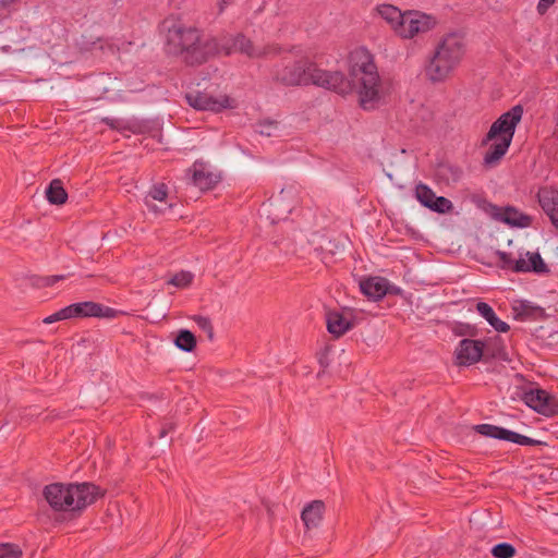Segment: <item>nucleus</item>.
Here are the masks:
<instances>
[{
    "label": "nucleus",
    "instance_id": "f257e3e1",
    "mask_svg": "<svg viewBox=\"0 0 558 558\" xmlns=\"http://www.w3.org/2000/svg\"><path fill=\"white\" fill-rule=\"evenodd\" d=\"M348 62L349 76L357 84L361 107L375 109L380 99V77L374 56L365 47H357L349 53Z\"/></svg>",
    "mask_w": 558,
    "mask_h": 558
},
{
    "label": "nucleus",
    "instance_id": "f03ea898",
    "mask_svg": "<svg viewBox=\"0 0 558 558\" xmlns=\"http://www.w3.org/2000/svg\"><path fill=\"white\" fill-rule=\"evenodd\" d=\"M376 11L389 24L395 34L403 39H412L432 31L437 25L435 16L418 10L401 11L396 5L384 3L377 5Z\"/></svg>",
    "mask_w": 558,
    "mask_h": 558
},
{
    "label": "nucleus",
    "instance_id": "7ed1b4c3",
    "mask_svg": "<svg viewBox=\"0 0 558 558\" xmlns=\"http://www.w3.org/2000/svg\"><path fill=\"white\" fill-rule=\"evenodd\" d=\"M464 52V41L458 34L442 37L425 66L427 78L433 83L444 82L459 65Z\"/></svg>",
    "mask_w": 558,
    "mask_h": 558
},
{
    "label": "nucleus",
    "instance_id": "20e7f679",
    "mask_svg": "<svg viewBox=\"0 0 558 558\" xmlns=\"http://www.w3.org/2000/svg\"><path fill=\"white\" fill-rule=\"evenodd\" d=\"M107 490H43L44 498L56 512H60L56 517V521H64L65 513H70V518L80 514L87 505L93 504L98 498L105 496Z\"/></svg>",
    "mask_w": 558,
    "mask_h": 558
},
{
    "label": "nucleus",
    "instance_id": "39448f33",
    "mask_svg": "<svg viewBox=\"0 0 558 558\" xmlns=\"http://www.w3.org/2000/svg\"><path fill=\"white\" fill-rule=\"evenodd\" d=\"M312 68L313 61L306 57L299 60L282 58L272 65L270 71L271 80L275 84L284 87L307 86L311 85Z\"/></svg>",
    "mask_w": 558,
    "mask_h": 558
},
{
    "label": "nucleus",
    "instance_id": "423d86ee",
    "mask_svg": "<svg viewBox=\"0 0 558 558\" xmlns=\"http://www.w3.org/2000/svg\"><path fill=\"white\" fill-rule=\"evenodd\" d=\"M523 112L524 108L521 104H518L504 112L496 121L493 122L489 131L482 141V145L484 146L494 140H506L508 142H512L517 125L522 120Z\"/></svg>",
    "mask_w": 558,
    "mask_h": 558
},
{
    "label": "nucleus",
    "instance_id": "0eeeda50",
    "mask_svg": "<svg viewBox=\"0 0 558 558\" xmlns=\"http://www.w3.org/2000/svg\"><path fill=\"white\" fill-rule=\"evenodd\" d=\"M311 85L332 90L337 94L345 95L351 93L357 84L349 76L347 77L341 71H327L318 68L313 61L311 72Z\"/></svg>",
    "mask_w": 558,
    "mask_h": 558
},
{
    "label": "nucleus",
    "instance_id": "6e6552de",
    "mask_svg": "<svg viewBox=\"0 0 558 558\" xmlns=\"http://www.w3.org/2000/svg\"><path fill=\"white\" fill-rule=\"evenodd\" d=\"M477 207L488 214L492 218L497 221H501L505 225L515 228H527L532 225V217L521 213L513 206L499 207L485 198H481L477 203Z\"/></svg>",
    "mask_w": 558,
    "mask_h": 558
},
{
    "label": "nucleus",
    "instance_id": "1a4fd4ad",
    "mask_svg": "<svg viewBox=\"0 0 558 558\" xmlns=\"http://www.w3.org/2000/svg\"><path fill=\"white\" fill-rule=\"evenodd\" d=\"M520 398L529 408L544 416L558 415V400L539 387L523 390Z\"/></svg>",
    "mask_w": 558,
    "mask_h": 558
},
{
    "label": "nucleus",
    "instance_id": "9d476101",
    "mask_svg": "<svg viewBox=\"0 0 558 558\" xmlns=\"http://www.w3.org/2000/svg\"><path fill=\"white\" fill-rule=\"evenodd\" d=\"M201 33L195 27H187L184 24L175 23L168 28L166 47L169 53L179 57L184 48L197 43Z\"/></svg>",
    "mask_w": 558,
    "mask_h": 558
},
{
    "label": "nucleus",
    "instance_id": "9b49d317",
    "mask_svg": "<svg viewBox=\"0 0 558 558\" xmlns=\"http://www.w3.org/2000/svg\"><path fill=\"white\" fill-rule=\"evenodd\" d=\"M473 429L484 437L509 441L520 446L537 447L543 445L541 440L530 438L513 430L493 424H477L473 426Z\"/></svg>",
    "mask_w": 558,
    "mask_h": 558
},
{
    "label": "nucleus",
    "instance_id": "f8f14e48",
    "mask_svg": "<svg viewBox=\"0 0 558 558\" xmlns=\"http://www.w3.org/2000/svg\"><path fill=\"white\" fill-rule=\"evenodd\" d=\"M179 57L187 66H199L217 57V46L214 40H202V35H199L197 43L184 48Z\"/></svg>",
    "mask_w": 558,
    "mask_h": 558
},
{
    "label": "nucleus",
    "instance_id": "ddd939ff",
    "mask_svg": "<svg viewBox=\"0 0 558 558\" xmlns=\"http://www.w3.org/2000/svg\"><path fill=\"white\" fill-rule=\"evenodd\" d=\"M186 102L196 110H209L220 112L223 109L233 108L232 99L225 95L215 97L199 90H192L185 94Z\"/></svg>",
    "mask_w": 558,
    "mask_h": 558
},
{
    "label": "nucleus",
    "instance_id": "4468645a",
    "mask_svg": "<svg viewBox=\"0 0 558 558\" xmlns=\"http://www.w3.org/2000/svg\"><path fill=\"white\" fill-rule=\"evenodd\" d=\"M459 366H470L480 361L485 362V342L483 340H475L465 338L460 340L454 351Z\"/></svg>",
    "mask_w": 558,
    "mask_h": 558
},
{
    "label": "nucleus",
    "instance_id": "2eb2a0df",
    "mask_svg": "<svg viewBox=\"0 0 558 558\" xmlns=\"http://www.w3.org/2000/svg\"><path fill=\"white\" fill-rule=\"evenodd\" d=\"M70 305L73 318L96 317L111 319L116 318L120 314H123L121 311L94 301L77 302Z\"/></svg>",
    "mask_w": 558,
    "mask_h": 558
},
{
    "label": "nucleus",
    "instance_id": "dca6fc26",
    "mask_svg": "<svg viewBox=\"0 0 558 558\" xmlns=\"http://www.w3.org/2000/svg\"><path fill=\"white\" fill-rule=\"evenodd\" d=\"M513 317L519 322L539 320L547 317L544 307L533 304L527 300H518L512 305Z\"/></svg>",
    "mask_w": 558,
    "mask_h": 558
},
{
    "label": "nucleus",
    "instance_id": "f3484780",
    "mask_svg": "<svg viewBox=\"0 0 558 558\" xmlns=\"http://www.w3.org/2000/svg\"><path fill=\"white\" fill-rule=\"evenodd\" d=\"M527 260L519 258L515 264L517 274L533 272L536 275H549L550 268L538 252H526Z\"/></svg>",
    "mask_w": 558,
    "mask_h": 558
},
{
    "label": "nucleus",
    "instance_id": "a211bd4d",
    "mask_svg": "<svg viewBox=\"0 0 558 558\" xmlns=\"http://www.w3.org/2000/svg\"><path fill=\"white\" fill-rule=\"evenodd\" d=\"M387 279L384 277H368L360 281L361 292L372 301H379L387 295Z\"/></svg>",
    "mask_w": 558,
    "mask_h": 558
},
{
    "label": "nucleus",
    "instance_id": "6ab92c4d",
    "mask_svg": "<svg viewBox=\"0 0 558 558\" xmlns=\"http://www.w3.org/2000/svg\"><path fill=\"white\" fill-rule=\"evenodd\" d=\"M248 157L250 154L246 150L238 147L226 153L222 165L233 172L250 171L253 169V166Z\"/></svg>",
    "mask_w": 558,
    "mask_h": 558
},
{
    "label": "nucleus",
    "instance_id": "aec40b11",
    "mask_svg": "<svg viewBox=\"0 0 558 558\" xmlns=\"http://www.w3.org/2000/svg\"><path fill=\"white\" fill-rule=\"evenodd\" d=\"M326 325L329 333L338 339L354 327L353 320L348 319L338 311H328L326 314Z\"/></svg>",
    "mask_w": 558,
    "mask_h": 558
},
{
    "label": "nucleus",
    "instance_id": "412c9836",
    "mask_svg": "<svg viewBox=\"0 0 558 558\" xmlns=\"http://www.w3.org/2000/svg\"><path fill=\"white\" fill-rule=\"evenodd\" d=\"M326 506L323 500L316 499L306 504L301 512V519L307 530L316 529L323 521Z\"/></svg>",
    "mask_w": 558,
    "mask_h": 558
},
{
    "label": "nucleus",
    "instance_id": "4be33fe9",
    "mask_svg": "<svg viewBox=\"0 0 558 558\" xmlns=\"http://www.w3.org/2000/svg\"><path fill=\"white\" fill-rule=\"evenodd\" d=\"M537 201L545 214L551 219V216L558 211V190L553 186H542L536 194Z\"/></svg>",
    "mask_w": 558,
    "mask_h": 558
},
{
    "label": "nucleus",
    "instance_id": "5701e85b",
    "mask_svg": "<svg viewBox=\"0 0 558 558\" xmlns=\"http://www.w3.org/2000/svg\"><path fill=\"white\" fill-rule=\"evenodd\" d=\"M485 342V362L492 360L509 361L505 341L500 336L488 338Z\"/></svg>",
    "mask_w": 558,
    "mask_h": 558
},
{
    "label": "nucleus",
    "instance_id": "b1692460",
    "mask_svg": "<svg viewBox=\"0 0 558 558\" xmlns=\"http://www.w3.org/2000/svg\"><path fill=\"white\" fill-rule=\"evenodd\" d=\"M476 311L496 331L505 333L510 330V326L496 315L494 308L488 303L478 302Z\"/></svg>",
    "mask_w": 558,
    "mask_h": 558
},
{
    "label": "nucleus",
    "instance_id": "393cba45",
    "mask_svg": "<svg viewBox=\"0 0 558 558\" xmlns=\"http://www.w3.org/2000/svg\"><path fill=\"white\" fill-rule=\"evenodd\" d=\"M196 166L197 163L194 165V171L192 175L194 185L199 187L202 191L214 189L220 181V177L210 171H205L203 163H199V169H197Z\"/></svg>",
    "mask_w": 558,
    "mask_h": 558
},
{
    "label": "nucleus",
    "instance_id": "a878e982",
    "mask_svg": "<svg viewBox=\"0 0 558 558\" xmlns=\"http://www.w3.org/2000/svg\"><path fill=\"white\" fill-rule=\"evenodd\" d=\"M484 156V163L486 166H496L502 157L507 154L511 142L506 140H495Z\"/></svg>",
    "mask_w": 558,
    "mask_h": 558
},
{
    "label": "nucleus",
    "instance_id": "bb28decb",
    "mask_svg": "<svg viewBox=\"0 0 558 558\" xmlns=\"http://www.w3.org/2000/svg\"><path fill=\"white\" fill-rule=\"evenodd\" d=\"M46 198L51 205L61 206L66 203L68 192L60 179H53L50 181L46 189Z\"/></svg>",
    "mask_w": 558,
    "mask_h": 558
},
{
    "label": "nucleus",
    "instance_id": "cd10ccee",
    "mask_svg": "<svg viewBox=\"0 0 558 558\" xmlns=\"http://www.w3.org/2000/svg\"><path fill=\"white\" fill-rule=\"evenodd\" d=\"M174 345L184 352H193L197 345L196 336L189 329H180L173 339Z\"/></svg>",
    "mask_w": 558,
    "mask_h": 558
},
{
    "label": "nucleus",
    "instance_id": "c85d7f7f",
    "mask_svg": "<svg viewBox=\"0 0 558 558\" xmlns=\"http://www.w3.org/2000/svg\"><path fill=\"white\" fill-rule=\"evenodd\" d=\"M233 47H235V52L245 54L251 59L257 58L258 49L255 48L253 41L243 33H238L235 35V41L233 43Z\"/></svg>",
    "mask_w": 558,
    "mask_h": 558
},
{
    "label": "nucleus",
    "instance_id": "c756f323",
    "mask_svg": "<svg viewBox=\"0 0 558 558\" xmlns=\"http://www.w3.org/2000/svg\"><path fill=\"white\" fill-rule=\"evenodd\" d=\"M41 488L45 489H96L100 488L99 486L95 485L90 482H70V483H61V482H53L49 484H45Z\"/></svg>",
    "mask_w": 558,
    "mask_h": 558
},
{
    "label": "nucleus",
    "instance_id": "7c9ffc66",
    "mask_svg": "<svg viewBox=\"0 0 558 558\" xmlns=\"http://www.w3.org/2000/svg\"><path fill=\"white\" fill-rule=\"evenodd\" d=\"M208 40H214L216 43L217 56L220 53L230 56L231 53L235 52V47H233L235 36L210 37Z\"/></svg>",
    "mask_w": 558,
    "mask_h": 558
},
{
    "label": "nucleus",
    "instance_id": "2f4dec72",
    "mask_svg": "<svg viewBox=\"0 0 558 558\" xmlns=\"http://www.w3.org/2000/svg\"><path fill=\"white\" fill-rule=\"evenodd\" d=\"M415 196L422 206L428 208L437 195L428 185L418 183L415 187Z\"/></svg>",
    "mask_w": 558,
    "mask_h": 558
},
{
    "label": "nucleus",
    "instance_id": "473e14b6",
    "mask_svg": "<svg viewBox=\"0 0 558 558\" xmlns=\"http://www.w3.org/2000/svg\"><path fill=\"white\" fill-rule=\"evenodd\" d=\"M490 554L494 558H513L517 555V549L512 544L501 542L492 547Z\"/></svg>",
    "mask_w": 558,
    "mask_h": 558
},
{
    "label": "nucleus",
    "instance_id": "72a5a7b5",
    "mask_svg": "<svg viewBox=\"0 0 558 558\" xmlns=\"http://www.w3.org/2000/svg\"><path fill=\"white\" fill-rule=\"evenodd\" d=\"M194 275L187 270H181L174 274L168 281V284H172L177 288H187L192 284Z\"/></svg>",
    "mask_w": 558,
    "mask_h": 558
},
{
    "label": "nucleus",
    "instance_id": "f704fd0d",
    "mask_svg": "<svg viewBox=\"0 0 558 558\" xmlns=\"http://www.w3.org/2000/svg\"><path fill=\"white\" fill-rule=\"evenodd\" d=\"M498 258L497 266L504 270H511L517 274L515 264L518 259H513L511 253L504 251H496Z\"/></svg>",
    "mask_w": 558,
    "mask_h": 558
},
{
    "label": "nucleus",
    "instance_id": "c9c22d12",
    "mask_svg": "<svg viewBox=\"0 0 558 558\" xmlns=\"http://www.w3.org/2000/svg\"><path fill=\"white\" fill-rule=\"evenodd\" d=\"M453 208V205L450 199L444 196H436L433 203L428 206V209L435 211L437 214H447L450 213Z\"/></svg>",
    "mask_w": 558,
    "mask_h": 558
},
{
    "label": "nucleus",
    "instance_id": "e433bc0d",
    "mask_svg": "<svg viewBox=\"0 0 558 558\" xmlns=\"http://www.w3.org/2000/svg\"><path fill=\"white\" fill-rule=\"evenodd\" d=\"M174 422H163L158 434L159 447L167 448L172 444V438H168V434L175 429Z\"/></svg>",
    "mask_w": 558,
    "mask_h": 558
},
{
    "label": "nucleus",
    "instance_id": "4c0bfd02",
    "mask_svg": "<svg viewBox=\"0 0 558 558\" xmlns=\"http://www.w3.org/2000/svg\"><path fill=\"white\" fill-rule=\"evenodd\" d=\"M292 49H286L279 44H268L257 51V58H266L268 56H279L282 52H291Z\"/></svg>",
    "mask_w": 558,
    "mask_h": 558
},
{
    "label": "nucleus",
    "instance_id": "58836bf2",
    "mask_svg": "<svg viewBox=\"0 0 558 558\" xmlns=\"http://www.w3.org/2000/svg\"><path fill=\"white\" fill-rule=\"evenodd\" d=\"M22 549L12 543L0 544V558H22Z\"/></svg>",
    "mask_w": 558,
    "mask_h": 558
},
{
    "label": "nucleus",
    "instance_id": "ea45409f",
    "mask_svg": "<svg viewBox=\"0 0 558 558\" xmlns=\"http://www.w3.org/2000/svg\"><path fill=\"white\" fill-rule=\"evenodd\" d=\"M147 197H151L154 201H158V202H166L168 198L167 184H165V183L154 184L150 187Z\"/></svg>",
    "mask_w": 558,
    "mask_h": 558
},
{
    "label": "nucleus",
    "instance_id": "a19ab883",
    "mask_svg": "<svg viewBox=\"0 0 558 558\" xmlns=\"http://www.w3.org/2000/svg\"><path fill=\"white\" fill-rule=\"evenodd\" d=\"M192 319L196 323L199 329L207 333V338L211 341L215 333L210 318L202 315H194Z\"/></svg>",
    "mask_w": 558,
    "mask_h": 558
},
{
    "label": "nucleus",
    "instance_id": "79ce46f5",
    "mask_svg": "<svg viewBox=\"0 0 558 558\" xmlns=\"http://www.w3.org/2000/svg\"><path fill=\"white\" fill-rule=\"evenodd\" d=\"M69 318H73L71 305H68V306L59 310L58 312L53 313L52 315L47 316L46 318H44L43 323L49 325V324H52V323H56L59 320L69 319Z\"/></svg>",
    "mask_w": 558,
    "mask_h": 558
},
{
    "label": "nucleus",
    "instance_id": "37998d69",
    "mask_svg": "<svg viewBox=\"0 0 558 558\" xmlns=\"http://www.w3.org/2000/svg\"><path fill=\"white\" fill-rule=\"evenodd\" d=\"M166 310V303L161 301L148 304L149 314L156 320L165 319L167 317Z\"/></svg>",
    "mask_w": 558,
    "mask_h": 558
},
{
    "label": "nucleus",
    "instance_id": "c03bdc74",
    "mask_svg": "<svg viewBox=\"0 0 558 558\" xmlns=\"http://www.w3.org/2000/svg\"><path fill=\"white\" fill-rule=\"evenodd\" d=\"M454 335L457 336H470L475 337L477 335V329L475 326H472L470 324H459L453 329Z\"/></svg>",
    "mask_w": 558,
    "mask_h": 558
},
{
    "label": "nucleus",
    "instance_id": "a18cd8bd",
    "mask_svg": "<svg viewBox=\"0 0 558 558\" xmlns=\"http://www.w3.org/2000/svg\"><path fill=\"white\" fill-rule=\"evenodd\" d=\"M258 124L260 126L259 133L263 134V135H267V136L271 135L270 131L272 129H277L278 128V122L275 121V120H269V119L262 120V121L258 122Z\"/></svg>",
    "mask_w": 558,
    "mask_h": 558
},
{
    "label": "nucleus",
    "instance_id": "49530a36",
    "mask_svg": "<svg viewBox=\"0 0 558 558\" xmlns=\"http://www.w3.org/2000/svg\"><path fill=\"white\" fill-rule=\"evenodd\" d=\"M326 251H328L332 255H339L344 251V245L340 244L339 242H336L335 240H329L326 243Z\"/></svg>",
    "mask_w": 558,
    "mask_h": 558
},
{
    "label": "nucleus",
    "instance_id": "de8ad7c7",
    "mask_svg": "<svg viewBox=\"0 0 558 558\" xmlns=\"http://www.w3.org/2000/svg\"><path fill=\"white\" fill-rule=\"evenodd\" d=\"M440 169L444 171H448L453 181H458L462 175V170L459 167H453L451 165H441Z\"/></svg>",
    "mask_w": 558,
    "mask_h": 558
},
{
    "label": "nucleus",
    "instance_id": "09e8293b",
    "mask_svg": "<svg viewBox=\"0 0 558 558\" xmlns=\"http://www.w3.org/2000/svg\"><path fill=\"white\" fill-rule=\"evenodd\" d=\"M556 0H539L537 4V13L544 15L548 9L555 3Z\"/></svg>",
    "mask_w": 558,
    "mask_h": 558
},
{
    "label": "nucleus",
    "instance_id": "8fccbe9b",
    "mask_svg": "<svg viewBox=\"0 0 558 558\" xmlns=\"http://www.w3.org/2000/svg\"><path fill=\"white\" fill-rule=\"evenodd\" d=\"M33 284L38 288H46L50 287L49 278L48 276H35L32 278Z\"/></svg>",
    "mask_w": 558,
    "mask_h": 558
},
{
    "label": "nucleus",
    "instance_id": "3c124183",
    "mask_svg": "<svg viewBox=\"0 0 558 558\" xmlns=\"http://www.w3.org/2000/svg\"><path fill=\"white\" fill-rule=\"evenodd\" d=\"M101 122L108 125L111 130H119L121 129V120L119 119H110V118H102Z\"/></svg>",
    "mask_w": 558,
    "mask_h": 558
},
{
    "label": "nucleus",
    "instance_id": "603ef678",
    "mask_svg": "<svg viewBox=\"0 0 558 558\" xmlns=\"http://www.w3.org/2000/svg\"><path fill=\"white\" fill-rule=\"evenodd\" d=\"M387 294H390V295H399L402 293V290L395 286V284H391L388 280H387Z\"/></svg>",
    "mask_w": 558,
    "mask_h": 558
},
{
    "label": "nucleus",
    "instance_id": "864d4df0",
    "mask_svg": "<svg viewBox=\"0 0 558 558\" xmlns=\"http://www.w3.org/2000/svg\"><path fill=\"white\" fill-rule=\"evenodd\" d=\"M234 2V0H219L218 2V5H219V13H222L226 8L230 4H232Z\"/></svg>",
    "mask_w": 558,
    "mask_h": 558
},
{
    "label": "nucleus",
    "instance_id": "5fc2aeb1",
    "mask_svg": "<svg viewBox=\"0 0 558 558\" xmlns=\"http://www.w3.org/2000/svg\"><path fill=\"white\" fill-rule=\"evenodd\" d=\"M48 278H49L50 287H52L58 281L65 279V276H63V275H53V276H48Z\"/></svg>",
    "mask_w": 558,
    "mask_h": 558
},
{
    "label": "nucleus",
    "instance_id": "6e6d98bb",
    "mask_svg": "<svg viewBox=\"0 0 558 558\" xmlns=\"http://www.w3.org/2000/svg\"><path fill=\"white\" fill-rule=\"evenodd\" d=\"M16 1L17 0H0V11L9 8L12 3L16 2Z\"/></svg>",
    "mask_w": 558,
    "mask_h": 558
},
{
    "label": "nucleus",
    "instance_id": "4d7b16f0",
    "mask_svg": "<svg viewBox=\"0 0 558 558\" xmlns=\"http://www.w3.org/2000/svg\"><path fill=\"white\" fill-rule=\"evenodd\" d=\"M327 352H328V348L325 349V352L322 354V356L319 357V364L323 366V367H327L328 366V362L326 361V355H327Z\"/></svg>",
    "mask_w": 558,
    "mask_h": 558
},
{
    "label": "nucleus",
    "instance_id": "13d9d810",
    "mask_svg": "<svg viewBox=\"0 0 558 558\" xmlns=\"http://www.w3.org/2000/svg\"><path fill=\"white\" fill-rule=\"evenodd\" d=\"M547 495H548V500H550V501L557 500L558 501V490H549V492H547Z\"/></svg>",
    "mask_w": 558,
    "mask_h": 558
},
{
    "label": "nucleus",
    "instance_id": "bf43d9fd",
    "mask_svg": "<svg viewBox=\"0 0 558 558\" xmlns=\"http://www.w3.org/2000/svg\"><path fill=\"white\" fill-rule=\"evenodd\" d=\"M145 204H146V206L148 207L149 210H154V211H158V213H163L165 211V210H158L156 205H150V203L147 199V197L145 198Z\"/></svg>",
    "mask_w": 558,
    "mask_h": 558
},
{
    "label": "nucleus",
    "instance_id": "052dcab7",
    "mask_svg": "<svg viewBox=\"0 0 558 558\" xmlns=\"http://www.w3.org/2000/svg\"><path fill=\"white\" fill-rule=\"evenodd\" d=\"M551 223L558 229V211L557 214L555 215V217L551 216V219H550Z\"/></svg>",
    "mask_w": 558,
    "mask_h": 558
},
{
    "label": "nucleus",
    "instance_id": "680f3d73",
    "mask_svg": "<svg viewBox=\"0 0 558 558\" xmlns=\"http://www.w3.org/2000/svg\"><path fill=\"white\" fill-rule=\"evenodd\" d=\"M1 50L8 52L10 50V46H3L0 48Z\"/></svg>",
    "mask_w": 558,
    "mask_h": 558
},
{
    "label": "nucleus",
    "instance_id": "e2e57ef3",
    "mask_svg": "<svg viewBox=\"0 0 558 558\" xmlns=\"http://www.w3.org/2000/svg\"><path fill=\"white\" fill-rule=\"evenodd\" d=\"M548 506H549V508L551 509V511H555V509H554L553 505H548ZM554 513H555V514H558L557 512H554Z\"/></svg>",
    "mask_w": 558,
    "mask_h": 558
}]
</instances>
